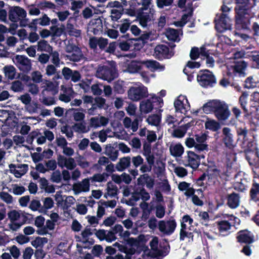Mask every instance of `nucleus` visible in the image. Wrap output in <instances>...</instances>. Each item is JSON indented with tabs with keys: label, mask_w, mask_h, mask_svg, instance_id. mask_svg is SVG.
Masks as SVG:
<instances>
[{
	"label": "nucleus",
	"mask_w": 259,
	"mask_h": 259,
	"mask_svg": "<svg viewBox=\"0 0 259 259\" xmlns=\"http://www.w3.org/2000/svg\"><path fill=\"white\" fill-rule=\"evenodd\" d=\"M199 217L201 223L204 225H207L209 221L208 213L206 211L200 212L199 213Z\"/></svg>",
	"instance_id": "nucleus-62"
},
{
	"label": "nucleus",
	"mask_w": 259,
	"mask_h": 259,
	"mask_svg": "<svg viewBox=\"0 0 259 259\" xmlns=\"http://www.w3.org/2000/svg\"><path fill=\"white\" fill-rule=\"evenodd\" d=\"M177 223L174 220H161L158 223V229L159 232L165 236L171 235L175 231Z\"/></svg>",
	"instance_id": "nucleus-7"
},
{
	"label": "nucleus",
	"mask_w": 259,
	"mask_h": 259,
	"mask_svg": "<svg viewBox=\"0 0 259 259\" xmlns=\"http://www.w3.org/2000/svg\"><path fill=\"white\" fill-rule=\"evenodd\" d=\"M222 132L223 140L225 146L230 149L234 147V140L231 130L228 127H224Z\"/></svg>",
	"instance_id": "nucleus-22"
},
{
	"label": "nucleus",
	"mask_w": 259,
	"mask_h": 259,
	"mask_svg": "<svg viewBox=\"0 0 259 259\" xmlns=\"http://www.w3.org/2000/svg\"><path fill=\"white\" fill-rule=\"evenodd\" d=\"M155 215L159 219L162 218L165 215V207L161 204L157 205L155 207Z\"/></svg>",
	"instance_id": "nucleus-61"
},
{
	"label": "nucleus",
	"mask_w": 259,
	"mask_h": 259,
	"mask_svg": "<svg viewBox=\"0 0 259 259\" xmlns=\"http://www.w3.org/2000/svg\"><path fill=\"white\" fill-rule=\"evenodd\" d=\"M193 220L191 218L189 215L183 216L181 222V227L184 229H189V230H194V227L192 225Z\"/></svg>",
	"instance_id": "nucleus-38"
},
{
	"label": "nucleus",
	"mask_w": 259,
	"mask_h": 259,
	"mask_svg": "<svg viewBox=\"0 0 259 259\" xmlns=\"http://www.w3.org/2000/svg\"><path fill=\"white\" fill-rule=\"evenodd\" d=\"M13 62L21 71L28 72L31 69V63L27 57L17 55L13 57Z\"/></svg>",
	"instance_id": "nucleus-10"
},
{
	"label": "nucleus",
	"mask_w": 259,
	"mask_h": 259,
	"mask_svg": "<svg viewBox=\"0 0 259 259\" xmlns=\"http://www.w3.org/2000/svg\"><path fill=\"white\" fill-rule=\"evenodd\" d=\"M11 190L12 193L16 195H22L25 191V189L23 186H19L17 184L12 185L11 189L9 191L11 192Z\"/></svg>",
	"instance_id": "nucleus-54"
},
{
	"label": "nucleus",
	"mask_w": 259,
	"mask_h": 259,
	"mask_svg": "<svg viewBox=\"0 0 259 259\" xmlns=\"http://www.w3.org/2000/svg\"><path fill=\"white\" fill-rule=\"evenodd\" d=\"M52 57V62L56 66L59 67L60 64V59L59 58V54L57 51L52 52L51 54Z\"/></svg>",
	"instance_id": "nucleus-60"
},
{
	"label": "nucleus",
	"mask_w": 259,
	"mask_h": 259,
	"mask_svg": "<svg viewBox=\"0 0 259 259\" xmlns=\"http://www.w3.org/2000/svg\"><path fill=\"white\" fill-rule=\"evenodd\" d=\"M58 164L61 168L66 167L72 170L76 167V163L73 158H67L62 155H59L57 158Z\"/></svg>",
	"instance_id": "nucleus-20"
},
{
	"label": "nucleus",
	"mask_w": 259,
	"mask_h": 259,
	"mask_svg": "<svg viewBox=\"0 0 259 259\" xmlns=\"http://www.w3.org/2000/svg\"><path fill=\"white\" fill-rule=\"evenodd\" d=\"M146 121L151 125L158 127L161 121V117L156 114L151 115L146 119Z\"/></svg>",
	"instance_id": "nucleus-43"
},
{
	"label": "nucleus",
	"mask_w": 259,
	"mask_h": 259,
	"mask_svg": "<svg viewBox=\"0 0 259 259\" xmlns=\"http://www.w3.org/2000/svg\"><path fill=\"white\" fill-rule=\"evenodd\" d=\"M48 241V239L46 237H37L35 239L31 241V245L35 248L42 247Z\"/></svg>",
	"instance_id": "nucleus-45"
},
{
	"label": "nucleus",
	"mask_w": 259,
	"mask_h": 259,
	"mask_svg": "<svg viewBox=\"0 0 259 259\" xmlns=\"http://www.w3.org/2000/svg\"><path fill=\"white\" fill-rule=\"evenodd\" d=\"M165 35L169 40L172 41H177L179 36L178 32L171 28H169L166 30Z\"/></svg>",
	"instance_id": "nucleus-52"
},
{
	"label": "nucleus",
	"mask_w": 259,
	"mask_h": 259,
	"mask_svg": "<svg viewBox=\"0 0 259 259\" xmlns=\"http://www.w3.org/2000/svg\"><path fill=\"white\" fill-rule=\"evenodd\" d=\"M237 6L236 26L238 29H248L250 25V19L253 16L249 6V0H235Z\"/></svg>",
	"instance_id": "nucleus-2"
},
{
	"label": "nucleus",
	"mask_w": 259,
	"mask_h": 259,
	"mask_svg": "<svg viewBox=\"0 0 259 259\" xmlns=\"http://www.w3.org/2000/svg\"><path fill=\"white\" fill-rule=\"evenodd\" d=\"M5 76L10 79H13L16 75V69L12 65L6 66L4 67Z\"/></svg>",
	"instance_id": "nucleus-42"
},
{
	"label": "nucleus",
	"mask_w": 259,
	"mask_h": 259,
	"mask_svg": "<svg viewBox=\"0 0 259 259\" xmlns=\"http://www.w3.org/2000/svg\"><path fill=\"white\" fill-rule=\"evenodd\" d=\"M218 100H213L206 103L202 107L203 112L209 114L211 112H215L217 106L218 105Z\"/></svg>",
	"instance_id": "nucleus-39"
},
{
	"label": "nucleus",
	"mask_w": 259,
	"mask_h": 259,
	"mask_svg": "<svg viewBox=\"0 0 259 259\" xmlns=\"http://www.w3.org/2000/svg\"><path fill=\"white\" fill-rule=\"evenodd\" d=\"M248 181L247 179L243 178V174L239 172L235 177L234 188L237 190L243 191L246 189Z\"/></svg>",
	"instance_id": "nucleus-23"
},
{
	"label": "nucleus",
	"mask_w": 259,
	"mask_h": 259,
	"mask_svg": "<svg viewBox=\"0 0 259 259\" xmlns=\"http://www.w3.org/2000/svg\"><path fill=\"white\" fill-rule=\"evenodd\" d=\"M204 158V155H198L194 152L188 151L186 152V155L184 157V165L196 169L200 164V159Z\"/></svg>",
	"instance_id": "nucleus-8"
},
{
	"label": "nucleus",
	"mask_w": 259,
	"mask_h": 259,
	"mask_svg": "<svg viewBox=\"0 0 259 259\" xmlns=\"http://www.w3.org/2000/svg\"><path fill=\"white\" fill-rule=\"evenodd\" d=\"M246 67V64L244 61H240L236 62L233 67L234 72L242 74Z\"/></svg>",
	"instance_id": "nucleus-50"
},
{
	"label": "nucleus",
	"mask_w": 259,
	"mask_h": 259,
	"mask_svg": "<svg viewBox=\"0 0 259 259\" xmlns=\"http://www.w3.org/2000/svg\"><path fill=\"white\" fill-rule=\"evenodd\" d=\"M237 238L240 242L251 243L253 241L252 234L247 230L240 231L238 233Z\"/></svg>",
	"instance_id": "nucleus-25"
},
{
	"label": "nucleus",
	"mask_w": 259,
	"mask_h": 259,
	"mask_svg": "<svg viewBox=\"0 0 259 259\" xmlns=\"http://www.w3.org/2000/svg\"><path fill=\"white\" fill-rule=\"evenodd\" d=\"M174 106L177 112L186 114L190 109V105L186 96L180 95L175 100Z\"/></svg>",
	"instance_id": "nucleus-11"
},
{
	"label": "nucleus",
	"mask_w": 259,
	"mask_h": 259,
	"mask_svg": "<svg viewBox=\"0 0 259 259\" xmlns=\"http://www.w3.org/2000/svg\"><path fill=\"white\" fill-rule=\"evenodd\" d=\"M174 55V53L170 51L169 48L165 45L157 46L154 50V56L158 59L169 58Z\"/></svg>",
	"instance_id": "nucleus-15"
},
{
	"label": "nucleus",
	"mask_w": 259,
	"mask_h": 259,
	"mask_svg": "<svg viewBox=\"0 0 259 259\" xmlns=\"http://www.w3.org/2000/svg\"><path fill=\"white\" fill-rule=\"evenodd\" d=\"M26 11L20 7H15L9 11V19L16 22L19 20L24 18L26 17Z\"/></svg>",
	"instance_id": "nucleus-17"
},
{
	"label": "nucleus",
	"mask_w": 259,
	"mask_h": 259,
	"mask_svg": "<svg viewBox=\"0 0 259 259\" xmlns=\"http://www.w3.org/2000/svg\"><path fill=\"white\" fill-rule=\"evenodd\" d=\"M9 167L10 172L16 178H21L27 172L28 169V166L26 164L17 165L11 164L9 165Z\"/></svg>",
	"instance_id": "nucleus-18"
},
{
	"label": "nucleus",
	"mask_w": 259,
	"mask_h": 259,
	"mask_svg": "<svg viewBox=\"0 0 259 259\" xmlns=\"http://www.w3.org/2000/svg\"><path fill=\"white\" fill-rule=\"evenodd\" d=\"M142 64H144L147 68L152 71H162L165 69L164 65L160 64L155 60H146L141 62Z\"/></svg>",
	"instance_id": "nucleus-24"
},
{
	"label": "nucleus",
	"mask_w": 259,
	"mask_h": 259,
	"mask_svg": "<svg viewBox=\"0 0 259 259\" xmlns=\"http://www.w3.org/2000/svg\"><path fill=\"white\" fill-rule=\"evenodd\" d=\"M96 76L109 82L117 76V73L112 66H100L97 70Z\"/></svg>",
	"instance_id": "nucleus-5"
},
{
	"label": "nucleus",
	"mask_w": 259,
	"mask_h": 259,
	"mask_svg": "<svg viewBox=\"0 0 259 259\" xmlns=\"http://www.w3.org/2000/svg\"><path fill=\"white\" fill-rule=\"evenodd\" d=\"M108 177L106 173L97 174L94 175L93 177L89 178L90 181L92 182H102L105 181Z\"/></svg>",
	"instance_id": "nucleus-48"
},
{
	"label": "nucleus",
	"mask_w": 259,
	"mask_h": 259,
	"mask_svg": "<svg viewBox=\"0 0 259 259\" xmlns=\"http://www.w3.org/2000/svg\"><path fill=\"white\" fill-rule=\"evenodd\" d=\"M41 102L46 106H51L56 103V100L53 97H46L45 94L42 95Z\"/></svg>",
	"instance_id": "nucleus-55"
},
{
	"label": "nucleus",
	"mask_w": 259,
	"mask_h": 259,
	"mask_svg": "<svg viewBox=\"0 0 259 259\" xmlns=\"http://www.w3.org/2000/svg\"><path fill=\"white\" fill-rule=\"evenodd\" d=\"M200 66V65L199 62L190 61L187 63V67L184 68L183 71L186 74L188 75V73H189L188 69L198 68Z\"/></svg>",
	"instance_id": "nucleus-57"
},
{
	"label": "nucleus",
	"mask_w": 259,
	"mask_h": 259,
	"mask_svg": "<svg viewBox=\"0 0 259 259\" xmlns=\"http://www.w3.org/2000/svg\"><path fill=\"white\" fill-rule=\"evenodd\" d=\"M118 192V188L116 185L112 182H108L107 184V188L106 192L104 197L107 199L108 197H113L117 195Z\"/></svg>",
	"instance_id": "nucleus-30"
},
{
	"label": "nucleus",
	"mask_w": 259,
	"mask_h": 259,
	"mask_svg": "<svg viewBox=\"0 0 259 259\" xmlns=\"http://www.w3.org/2000/svg\"><path fill=\"white\" fill-rule=\"evenodd\" d=\"M148 95L147 88L142 84L132 87L127 92L128 98L134 101H138Z\"/></svg>",
	"instance_id": "nucleus-4"
},
{
	"label": "nucleus",
	"mask_w": 259,
	"mask_h": 259,
	"mask_svg": "<svg viewBox=\"0 0 259 259\" xmlns=\"http://www.w3.org/2000/svg\"><path fill=\"white\" fill-rule=\"evenodd\" d=\"M240 203V197L235 193H232L227 197V204L229 207L232 209L237 208Z\"/></svg>",
	"instance_id": "nucleus-31"
},
{
	"label": "nucleus",
	"mask_w": 259,
	"mask_h": 259,
	"mask_svg": "<svg viewBox=\"0 0 259 259\" xmlns=\"http://www.w3.org/2000/svg\"><path fill=\"white\" fill-rule=\"evenodd\" d=\"M200 55L202 56L206 55V50L204 47H202L200 49L195 47L192 48L190 56L192 60H195Z\"/></svg>",
	"instance_id": "nucleus-35"
},
{
	"label": "nucleus",
	"mask_w": 259,
	"mask_h": 259,
	"mask_svg": "<svg viewBox=\"0 0 259 259\" xmlns=\"http://www.w3.org/2000/svg\"><path fill=\"white\" fill-rule=\"evenodd\" d=\"M178 189L181 191H184V195L187 197H191L195 192V189L191 186V184L186 182H180L178 185Z\"/></svg>",
	"instance_id": "nucleus-27"
},
{
	"label": "nucleus",
	"mask_w": 259,
	"mask_h": 259,
	"mask_svg": "<svg viewBox=\"0 0 259 259\" xmlns=\"http://www.w3.org/2000/svg\"><path fill=\"white\" fill-rule=\"evenodd\" d=\"M191 126L190 123H188L184 125H181L174 131L172 135L174 137L181 138L186 134L187 130Z\"/></svg>",
	"instance_id": "nucleus-33"
},
{
	"label": "nucleus",
	"mask_w": 259,
	"mask_h": 259,
	"mask_svg": "<svg viewBox=\"0 0 259 259\" xmlns=\"http://www.w3.org/2000/svg\"><path fill=\"white\" fill-rule=\"evenodd\" d=\"M174 170L176 175L179 177L183 178L186 176L188 174L187 169L183 167H175Z\"/></svg>",
	"instance_id": "nucleus-59"
},
{
	"label": "nucleus",
	"mask_w": 259,
	"mask_h": 259,
	"mask_svg": "<svg viewBox=\"0 0 259 259\" xmlns=\"http://www.w3.org/2000/svg\"><path fill=\"white\" fill-rule=\"evenodd\" d=\"M66 29L68 33L70 35L78 37L81 34V30L75 28L73 25L69 22V21L66 25Z\"/></svg>",
	"instance_id": "nucleus-47"
},
{
	"label": "nucleus",
	"mask_w": 259,
	"mask_h": 259,
	"mask_svg": "<svg viewBox=\"0 0 259 259\" xmlns=\"http://www.w3.org/2000/svg\"><path fill=\"white\" fill-rule=\"evenodd\" d=\"M246 157L250 165L254 166L255 168L259 167V158L256 152H247Z\"/></svg>",
	"instance_id": "nucleus-29"
},
{
	"label": "nucleus",
	"mask_w": 259,
	"mask_h": 259,
	"mask_svg": "<svg viewBox=\"0 0 259 259\" xmlns=\"http://www.w3.org/2000/svg\"><path fill=\"white\" fill-rule=\"evenodd\" d=\"M138 183L139 184H145L149 189H152L154 184V180L148 174H144L140 176L138 179Z\"/></svg>",
	"instance_id": "nucleus-28"
},
{
	"label": "nucleus",
	"mask_w": 259,
	"mask_h": 259,
	"mask_svg": "<svg viewBox=\"0 0 259 259\" xmlns=\"http://www.w3.org/2000/svg\"><path fill=\"white\" fill-rule=\"evenodd\" d=\"M102 20L98 18L90 21L88 26V31L89 32H92L94 34H97L98 32L102 31Z\"/></svg>",
	"instance_id": "nucleus-21"
},
{
	"label": "nucleus",
	"mask_w": 259,
	"mask_h": 259,
	"mask_svg": "<svg viewBox=\"0 0 259 259\" xmlns=\"http://www.w3.org/2000/svg\"><path fill=\"white\" fill-rule=\"evenodd\" d=\"M0 198L3 201L8 204H12L14 202L13 196L6 192H0Z\"/></svg>",
	"instance_id": "nucleus-53"
},
{
	"label": "nucleus",
	"mask_w": 259,
	"mask_h": 259,
	"mask_svg": "<svg viewBox=\"0 0 259 259\" xmlns=\"http://www.w3.org/2000/svg\"><path fill=\"white\" fill-rule=\"evenodd\" d=\"M18 100H20L21 102L25 105V106H26L31 102L32 98L29 94L25 93L21 95L18 98Z\"/></svg>",
	"instance_id": "nucleus-63"
},
{
	"label": "nucleus",
	"mask_w": 259,
	"mask_h": 259,
	"mask_svg": "<svg viewBox=\"0 0 259 259\" xmlns=\"http://www.w3.org/2000/svg\"><path fill=\"white\" fill-rule=\"evenodd\" d=\"M142 61H133L130 62L127 66L126 70L130 73H137L141 69V65Z\"/></svg>",
	"instance_id": "nucleus-40"
},
{
	"label": "nucleus",
	"mask_w": 259,
	"mask_h": 259,
	"mask_svg": "<svg viewBox=\"0 0 259 259\" xmlns=\"http://www.w3.org/2000/svg\"><path fill=\"white\" fill-rule=\"evenodd\" d=\"M39 108V105L36 102L33 101L31 102L26 106H25L24 109L25 110L28 112L29 114H33L36 113L38 111V109Z\"/></svg>",
	"instance_id": "nucleus-46"
},
{
	"label": "nucleus",
	"mask_w": 259,
	"mask_h": 259,
	"mask_svg": "<svg viewBox=\"0 0 259 259\" xmlns=\"http://www.w3.org/2000/svg\"><path fill=\"white\" fill-rule=\"evenodd\" d=\"M8 215L11 222H16L20 217L19 212L16 210H13L9 212Z\"/></svg>",
	"instance_id": "nucleus-64"
},
{
	"label": "nucleus",
	"mask_w": 259,
	"mask_h": 259,
	"mask_svg": "<svg viewBox=\"0 0 259 259\" xmlns=\"http://www.w3.org/2000/svg\"><path fill=\"white\" fill-rule=\"evenodd\" d=\"M11 88L15 92H20L23 90L24 85L21 81L16 80L12 82Z\"/></svg>",
	"instance_id": "nucleus-56"
},
{
	"label": "nucleus",
	"mask_w": 259,
	"mask_h": 259,
	"mask_svg": "<svg viewBox=\"0 0 259 259\" xmlns=\"http://www.w3.org/2000/svg\"><path fill=\"white\" fill-rule=\"evenodd\" d=\"M169 151L171 155L175 157H180L184 152V148L181 144H176L170 145Z\"/></svg>",
	"instance_id": "nucleus-32"
},
{
	"label": "nucleus",
	"mask_w": 259,
	"mask_h": 259,
	"mask_svg": "<svg viewBox=\"0 0 259 259\" xmlns=\"http://www.w3.org/2000/svg\"><path fill=\"white\" fill-rule=\"evenodd\" d=\"M197 81L201 86L206 88L215 82V78L209 70H201L197 75Z\"/></svg>",
	"instance_id": "nucleus-9"
},
{
	"label": "nucleus",
	"mask_w": 259,
	"mask_h": 259,
	"mask_svg": "<svg viewBox=\"0 0 259 259\" xmlns=\"http://www.w3.org/2000/svg\"><path fill=\"white\" fill-rule=\"evenodd\" d=\"M82 57V54L80 49L75 48L74 51L69 54L66 55V57L69 60L77 62L79 61Z\"/></svg>",
	"instance_id": "nucleus-37"
},
{
	"label": "nucleus",
	"mask_w": 259,
	"mask_h": 259,
	"mask_svg": "<svg viewBox=\"0 0 259 259\" xmlns=\"http://www.w3.org/2000/svg\"><path fill=\"white\" fill-rule=\"evenodd\" d=\"M74 94L72 88L62 85L61 86V93L59 96V100L65 103H68L73 98Z\"/></svg>",
	"instance_id": "nucleus-19"
},
{
	"label": "nucleus",
	"mask_w": 259,
	"mask_h": 259,
	"mask_svg": "<svg viewBox=\"0 0 259 259\" xmlns=\"http://www.w3.org/2000/svg\"><path fill=\"white\" fill-rule=\"evenodd\" d=\"M31 79L33 82L36 83H40L42 81V75L38 71H35L31 74Z\"/></svg>",
	"instance_id": "nucleus-58"
},
{
	"label": "nucleus",
	"mask_w": 259,
	"mask_h": 259,
	"mask_svg": "<svg viewBox=\"0 0 259 259\" xmlns=\"http://www.w3.org/2000/svg\"><path fill=\"white\" fill-rule=\"evenodd\" d=\"M215 21V28L220 32L230 29L231 27V21L226 14H222L221 17Z\"/></svg>",
	"instance_id": "nucleus-14"
},
{
	"label": "nucleus",
	"mask_w": 259,
	"mask_h": 259,
	"mask_svg": "<svg viewBox=\"0 0 259 259\" xmlns=\"http://www.w3.org/2000/svg\"><path fill=\"white\" fill-rule=\"evenodd\" d=\"M37 51L50 53L52 51L51 46L46 40H42L37 43Z\"/></svg>",
	"instance_id": "nucleus-44"
},
{
	"label": "nucleus",
	"mask_w": 259,
	"mask_h": 259,
	"mask_svg": "<svg viewBox=\"0 0 259 259\" xmlns=\"http://www.w3.org/2000/svg\"><path fill=\"white\" fill-rule=\"evenodd\" d=\"M218 103L214 112L215 115L219 120H225L230 114L228 107L224 102L218 101Z\"/></svg>",
	"instance_id": "nucleus-12"
},
{
	"label": "nucleus",
	"mask_w": 259,
	"mask_h": 259,
	"mask_svg": "<svg viewBox=\"0 0 259 259\" xmlns=\"http://www.w3.org/2000/svg\"><path fill=\"white\" fill-rule=\"evenodd\" d=\"M225 218L228 220H222L217 222V225L220 235L226 236L228 235L232 226H234L236 223H239V220L233 215H226Z\"/></svg>",
	"instance_id": "nucleus-3"
},
{
	"label": "nucleus",
	"mask_w": 259,
	"mask_h": 259,
	"mask_svg": "<svg viewBox=\"0 0 259 259\" xmlns=\"http://www.w3.org/2000/svg\"><path fill=\"white\" fill-rule=\"evenodd\" d=\"M74 129L78 133H85L90 131V126H87L85 123L83 122L75 124Z\"/></svg>",
	"instance_id": "nucleus-51"
},
{
	"label": "nucleus",
	"mask_w": 259,
	"mask_h": 259,
	"mask_svg": "<svg viewBox=\"0 0 259 259\" xmlns=\"http://www.w3.org/2000/svg\"><path fill=\"white\" fill-rule=\"evenodd\" d=\"M44 89L42 91L41 94L44 95L45 92H51L53 95H56L58 92V83L53 82L52 81L46 80L44 82Z\"/></svg>",
	"instance_id": "nucleus-26"
},
{
	"label": "nucleus",
	"mask_w": 259,
	"mask_h": 259,
	"mask_svg": "<svg viewBox=\"0 0 259 259\" xmlns=\"http://www.w3.org/2000/svg\"><path fill=\"white\" fill-rule=\"evenodd\" d=\"M131 164L130 157H124L121 158L118 163L117 167L118 170L122 171L130 166Z\"/></svg>",
	"instance_id": "nucleus-41"
},
{
	"label": "nucleus",
	"mask_w": 259,
	"mask_h": 259,
	"mask_svg": "<svg viewBox=\"0 0 259 259\" xmlns=\"http://www.w3.org/2000/svg\"><path fill=\"white\" fill-rule=\"evenodd\" d=\"M248 94L246 93H243L242 95L239 98V103L243 109L244 111L248 114L253 115L257 111V108L256 107V103L254 102L252 104L250 105L249 108L246 107L247 99L248 97Z\"/></svg>",
	"instance_id": "nucleus-16"
},
{
	"label": "nucleus",
	"mask_w": 259,
	"mask_h": 259,
	"mask_svg": "<svg viewBox=\"0 0 259 259\" xmlns=\"http://www.w3.org/2000/svg\"><path fill=\"white\" fill-rule=\"evenodd\" d=\"M153 109V105L150 99L142 101L140 104V110L141 112L148 113Z\"/></svg>",
	"instance_id": "nucleus-34"
},
{
	"label": "nucleus",
	"mask_w": 259,
	"mask_h": 259,
	"mask_svg": "<svg viewBox=\"0 0 259 259\" xmlns=\"http://www.w3.org/2000/svg\"><path fill=\"white\" fill-rule=\"evenodd\" d=\"M54 198L58 207L63 210L68 209L75 202V199L73 196L63 195L61 191H57Z\"/></svg>",
	"instance_id": "nucleus-6"
},
{
	"label": "nucleus",
	"mask_w": 259,
	"mask_h": 259,
	"mask_svg": "<svg viewBox=\"0 0 259 259\" xmlns=\"http://www.w3.org/2000/svg\"><path fill=\"white\" fill-rule=\"evenodd\" d=\"M206 129L213 132H216L221 128L220 123L214 119L207 118L205 122Z\"/></svg>",
	"instance_id": "nucleus-36"
},
{
	"label": "nucleus",
	"mask_w": 259,
	"mask_h": 259,
	"mask_svg": "<svg viewBox=\"0 0 259 259\" xmlns=\"http://www.w3.org/2000/svg\"><path fill=\"white\" fill-rule=\"evenodd\" d=\"M152 0H132V5L136 7L141 5L142 7L135 10L132 9H127L124 10V13L130 16L137 15L140 24L143 27L147 25V22L151 20L153 15L155 13L154 10L151 7Z\"/></svg>",
	"instance_id": "nucleus-1"
},
{
	"label": "nucleus",
	"mask_w": 259,
	"mask_h": 259,
	"mask_svg": "<svg viewBox=\"0 0 259 259\" xmlns=\"http://www.w3.org/2000/svg\"><path fill=\"white\" fill-rule=\"evenodd\" d=\"M90 179L86 178L81 181L74 183L72 186L74 194L79 195L81 193L88 192L90 191Z\"/></svg>",
	"instance_id": "nucleus-13"
},
{
	"label": "nucleus",
	"mask_w": 259,
	"mask_h": 259,
	"mask_svg": "<svg viewBox=\"0 0 259 259\" xmlns=\"http://www.w3.org/2000/svg\"><path fill=\"white\" fill-rule=\"evenodd\" d=\"M50 19L46 14H44L42 17L34 19L32 21L33 24H38L41 26H47L50 24Z\"/></svg>",
	"instance_id": "nucleus-49"
}]
</instances>
